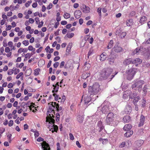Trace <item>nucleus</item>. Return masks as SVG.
Instances as JSON below:
<instances>
[{
	"mask_svg": "<svg viewBox=\"0 0 150 150\" xmlns=\"http://www.w3.org/2000/svg\"><path fill=\"white\" fill-rule=\"evenodd\" d=\"M49 105H50L48 111L47 113V117H49V120L52 122L54 123L55 121L54 118L55 112L54 109H56L57 112H59L62 110V107H59L58 104L56 102H52L49 103Z\"/></svg>",
	"mask_w": 150,
	"mask_h": 150,
	"instance_id": "nucleus-1",
	"label": "nucleus"
},
{
	"mask_svg": "<svg viewBox=\"0 0 150 150\" xmlns=\"http://www.w3.org/2000/svg\"><path fill=\"white\" fill-rule=\"evenodd\" d=\"M135 54L137 55L144 54L145 55L149 56L150 55V47H149L146 50L143 47L140 48L137 47L132 53V54L133 55Z\"/></svg>",
	"mask_w": 150,
	"mask_h": 150,
	"instance_id": "nucleus-2",
	"label": "nucleus"
},
{
	"mask_svg": "<svg viewBox=\"0 0 150 150\" xmlns=\"http://www.w3.org/2000/svg\"><path fill=\"white\" fill-rule=\"evenodd\" d=\"M112 71V69L110 68H104L101 71L100 76L103 79H106L111 74Z\"/></svg>",
	"mask_w": 150,
	"mask_h": 150,
	"instance_id": "nucleus-3",
	"label": "nucleus"
},
{
	"mask_svg": "<svg viewBox=\"0 0 150 150\" xmlns=\"http://www.w3.org/2000/svg\"><path fill=\"white\" fill-rule=\"evenodd\" d=\"M100 85L97 83H94L92 86H90L88 88V93L90 95L97 94L100 91Z\"/></svg>",
	"mask_w": 150,
	"mask_h": 150,
	"instance_id": "nucleus-4",
	"label": "nucleus"
},
{
	"mask_svg": "<svg viewBox=\"0 0 150 150\" xmlns=\"http://www.w3.org/2000/svg\"><path fill=\"white\" fill-rule=\"evenodd\" d=\"M137 71V69L133 68L130 69L126 71L125 74L126 75L127 79L128 80H131L134 77Z\"/></svg>",
	"mask_w": 150,
	"mask_h": 150,
	"instance_id": "nucleus-5",
	"label": "nucleus"
},
{
	"mask_svg": "<svg viewBox=\"0 0 150 150\" xmlns=\"http://www.w3.org/2000/svg\"><path fill=\"white\" fill-rule=\"evenodd\" d=\"M143 81L137 80L132 85V88L134 90H137L139 91L141 90L142 86L144 84Z\"/></svg>",
	"mask_w": 150,
	"mask_h": 150,
	"instance_id": "nucleus-6",
	"label": "nucleus"
},
{
	"mask_svg": "<svg viewBox=\"0 0 150 150\" xmlns=\"http://www.w3.org/2000/svg\"><path fill=\"white\" fill-rule=\"evenodd\" d=\"M132 91L130 90H127L123 93V97L125 99H126L129 97L130 98L133 99L135 96H137V94L135 92H133V95H131Z\"/></svg>",
	"mask_w": 150,
	"mask_h": 150,
	"instance_id": "nucleus-7",
	"label": "nucleus"
},
{
	"mask_svg": "<svg viewBox=\"0 0 150 150\" xmlns=\"http://www.w3.org/2000/svg\"><path fill=\"white\" fill-rule=\"evenodd\" d=\"M113 118L106 117L105 120V122L107 124L111 126H114L117 125L118 123V122L117 121H116V122L115 121L113 122Z\"/></svg>",
	"mask_w": 150,
	"mask_h": 150,
	"instance_id": "nucleus-8",
	"label": "nucleus"
},
{
	"mask_svg": "<svg viewBox=\"0 0 150 150\" xmlns=\"http://www.w3.org/2000/svg\"><path fill=\"white\" fill-rule=\"evenodd\" d=\"M101 110L102 112L104 114L107 113L109 111V108L107 105L105 106L102 105L101 106L98 108V110Z\"/></svg>",
	"mask_w": 150,
	"mask_h": 150,
	"instance_id": "nucleus-9",
	"label": "nucleus"
},
{
	"mask_svg": "<svg viewBox=\"0 0 150 150\" xmlns=\"http://www.w3.org/2000/svg\"><path fill=\"white\" fill-rule=\"evenodd\" d=\"M46 121L47 122H49L50 123H52V124H53L51 126L52 128L50 129V130L51 131L52 133H53L54 131L57 132L58 129V127L57 125L54 124V123H53L50 121L49 117H48L47 116L46 117ZM54 122H55V121Z\"/></svg>",
	"mask_w": 150,
	"mask_h": 150,
	"instance_id": "nucleus-10",
	"label": "nucleus"
},
{
	"mask_svg": "<svg viewBox=\"0 0 150 150\" xmlns=\"http://www.w3.org/2000/svg\"><path fill=\"white\" fill-rule=\"evenodd\" d=\"M115 52L118 53L122 52L123 50V48L118 45L116 44L112 49Z\"/></svg>",
	"mask_w": 150,
	"mask_h": 150,
	"instance_id": "nucleus-11",
	"label": "nucleus"
},
{
	"mask_svg": "<svg viewBox=\"0 0 150 150\" xmlns=\"http://www.w3.org/2000/svg\"><path fill=\"white\" fill-rule=\"evenodd\" d=\"M80 8L81 9L83 10V12L84 13H88L90 11V8L84 4H82L80 6Z\"/></svg>",
	"mask_w": 150,
	"mask_h": 150,
	"instance_id": "nucleus-12",
	"label": "nucleus"
},
{
	"mask_svg": "<svg viewBox=\"0 0 150 150\" xmlns=\"http://www.w3.org/2000/svg\"><path fill=\"white\" fill-rule=\"evenodd\" d=\"M120 30H117L115 33L116 35H120V38H124L126 35V33L125 32H122Z\"/></svg>",
	"mask_w": 150,
	"mask_h": 150,
	"instance_id": "nucleus-13",
	"label": "nucleus"
},
{
	"mask_svg": "<svg viewBox=\"0 0 150 150\" xmlns=\"http://www.w3.org/2000/svg\"><path fill=\"white\" fill-rule=\"evenodd\" d=\"M84 97L83 100L84 102V104L87 105L91 100V98L86 95H84L83 96Z\"/></svg>",
	"mask_w": 150,
	"mask_h": 150,
	"instance_id": "nucleus-14",
	"label": "nucleus"
},
{
	"mask_svg": "<svg viewBox=\"0 0 150 150\" xmlns=\"http://www.w3.org/2000/svg\"><path fill=\"white\" fill-rule=\"evenodd\" d=\"M145 120V117L143 115H142L140 116V122L139 124V127L142 126L144 125Z\"/></svg>",
	"mask_w": 150,
	"mask_h": 150,
	"instance_id": "nucleus-15",
	"label": "nucleus"
},
{
	"mask_svg": "<svg viewBox=\"0 0 150 150\" xmlns=\"http://www.w3.org/2000/svg\"><path fill=\"white\" fill-rule=\"evenodd\" d=\"M142 60L139 58L136 59H133V64H135L136 66H137L139 64H140L142 62Z\"/></svg>",
	"mask_w": 150,
	"mask_h": 150,
	"instance_id": "nucleus-16",
	"label": "nucleus"
},
{
	"mask_svg": "<svg viewBox=\"0 0 150 150\" xmlns=\"http://www.w3.org/2000/svg\"><path fill=\"white\" fill-rule=\"evenodd\" d=\"M42 147L43 150H50L49 144L46 142H44L43 144H42Z\"/></svg>",
	"mask_w": 150,
	"mask_h": 150,
	"instance_id": "nucleus-17",
	"label": "nucleus"
},
{
	"mask_svg": "<svg viewBox=\"0 0 150 150\" xmlns=\"http://www.w3.org/2000/svg\"><path fill=\"white\" fill-rule=\"evenodd\" d=\"M133 59L129 58L125 59L123 62L124 65H129L130 64H132Z\"/></svg>",
	"mask_w": 150,
	"mask_h": 150,
	"instance_id": "nucleus-18",
	"label": "nucleus"
},
{
	"mask_svg": "<svg viewBox=\"0 0 150 150\" xmlns=\"http://www.w3.org/2000/svg\"><path fill=\"white\" fill-rule=\"evenodd\" d=\"M82 13L80 10H76L74 12V16L77 19L79 18L81 15Z\"/></svg>",
	"mask_w": 150,
	"mask_h": 150,
	"instance_id": "nucleus-19",
	"label": "nucleus"
},
{
	"mask_svg": "<svg viewBox=\"0 0 150 150\" xmlns=\"http://www.w3.org/2000/svg\"><path fill=\"white\" fill-rule=\"evenodd\" d=\"M131 106L130 105H127L126 106V108L125 109V111L127 114H128L131 112Z\"/></svg>",
	"mask_w": 150,
	"mask_h": 150,
	"instance_id": "nucleus-20",
	"label": "nucleus"
},
{
	"mask_svg": "<svg viewBox=\"0 0 150 150\" xmlns=\"http://www.w3.org/2000/svg\"><path fill=\"white\" fill-rule=\"evenodd\" d=\"M147 18L145 16H142L140 17L139 20V23L140 25H142L145 23L146 21Z\"/></svg>",
	"mask_w": 150,
	"mask_h": 150,
	"instance_id": "nucleus-21",
	"label": "nucleus"
},
{
	"mask_svg": "<svg viewBox=\"0 0 150 150\" xmlns=\"http://www.w3.org/2000/svg\"><path fill=\"white\" fill-rule=\"evenodd\" d=\"M149 86L147 85H145L143 89V93L144 96L146 95L147 92L149 91L150 89L148 88Z\"/></svg>",
	"mask_w": 150,
	"mask_h": 150,
	"instance_id": "nucleus-22",
	"label": "nucleus"
},
{
	"mask_svg": "<svg viewBox=\"0 0 150 150\" xmlns=\"http://www.w3.org/2000/svg\"><path fill=\"white\" fill-rule=\"evenodd\" d=\"M132 127V125L130 124H126L123 127V130L125 131L130 130Z\"/></svg>",
	"mask_w": 150,
	"mask_h": 150,
	"instance_id": "nucleus-23",
	"label": "nucleus"
},
{
	"mask_svg": "<svg viewBox=\"0 0 150 150\" xmlns=\"http://www.w3.org/2000/svg\"><path fill=\"white\" fill-rule=\"evenodd\" d=\"M97 125L99 129V132H101L104 128V126L103 125L102 122L100 121H99L97 123Z\"/></svg>",
	"mask_w": 150,
	"mask_h": 150,
	"instance_id": "nucleus-24",
	"label": "nucleus"
},
{
	"mask_svg": "<svg viewBox=\"0 0 150 150\" xmlns=\"http://www.w3.org/2000/svg\"><path fill=\"white\" fill-rule=\"evenodd\" d=\"M123 120L124 122H129L131 120L130 117L128 115L126 116L123 118Z\"/></svg>",
	"mask_w": 150,
	"mask_h": 150,
	"instance_id": "nucleus-25",
	"label": "nucleus"
},
{
	"mask_svg": "<svg viewBox=\"0 0 150 150\" xmlns=\"http://www.w3.org/2000/svg\"><path fill=\"white\" fill-rule=\"evenodd\" d=\"M100 60L101 61H103L107 58V55L104 52L102 53L100 55Z\"/></svg>",
	"mask_w": 150,
	"mask_h": 150,
	"instance_id": "nucleus-26",
	"label": "nucleus"
},
{
	"mask_svg": "<svg viewBox=\"0 0 150 150\" xmlns=\"http://www.w3.org/2000/svg\"><path fill=\"white\" fill-rule=\"evenodd\" d=\"M144 141L142 140H138L136 141L135 143L138 147L140 146L144 143Z\"/></svg>",
	"mask_w": 150,
	"mask_h": 150,
	"instance_id": "nucleus-27",
	"label": "nucleus"
},
{
	"mask_svg": "<svg viewBox=\"0 0 150 150\" xmlns=\"http://www.w3.org/2000/svg\"><path fill=\"white\" fill-rule=\"evenodd\" d=\"M125 134V135L127 137H129L132 135L133 134V132L132 130H128Z\"/></svg>",
	"mask_w": 150,
	"mask_h": 150,
	"instance_id": "nucleus-28",
	"label": "nucleus"
},
{
	"mask_svg": "<svg viewBox=\"0 0 150 150\" xmlns=\"http://www.w3.org/2000/svg\"><path fill=\"white\" fill-rule=\"evenodd\" d=\"M133 20L132 19H129L127 21L126 24L127 26H130L132 24Z\"/></svg>",
	"mask_w": 150,
	"mask_h": 150,
	"instance_id": "nucleus-29",
	"label": "nucleus"
},
{
	"mask_svg": "<svg viewBox=\"0 0 150 150\" xmlns=\"http://www.w3.org/2000/svg\"><path fill=\"white\" fill-rule=\"evenodd\" d=\"M99 140L100 141L102 142V143L103 144H105L108 142V140L107 139H103L100 138L99 139Z\"/></svg>",
	"mask_w": 150,
	"mask_h": 150,
	"instance_id": "nucleus-30",
	"label": "nucleus"
},
{
	"mask_svg": "<svg viewBox=\"0 0 150 150\" xmlns=\"http://www.w3.org/2000/svg\"><path fill=\"white\" fill-rule=\"evenodd\" d=\"M113 43V40H111L108 43V45L107 47L108 49H110L112 47Z\"/></svg>",
	"mask_w": 150,
	"mask_h": 150,
	"instance_id": "nucleus-31",
	"label": "nucleus"
},
{
	"mask_svg": "<svg viewBox=\"0 0 150 150\" xmlns=\"http://www.w3.org/2000/svg\"><path fill=\"white\" fill-rule=\"evenodd\" d=\"M108 59L109 63L111 64L114 63L115 60V58L111 56L110 57L108 58Z\"/></svg>",
	"mask_w": 150,
	"mask_h": 150,
	"instance_id": "nucleus-32",
	"label": "nucleus"
},
{
	"mask_svg": "<svg viewBox=\"0 0 150 150\" xmlns=\"http://www.w3.org/2000/svg\"><path fill=\"white\" fill-rule=\"evenodd\" d=\"M83 120V116L79 115L77 116V120L80 123L82 122Z\"/></svg>",
	"mask_w": 150,
	"mask_h": 150,
	"instance_id": "nucleus-33",
	"label": "nucleus"
},
{
	"mask_svg": "<svg viewBox=\"0 0 150 150\" xmlns=\"http://www.w3.org/2000/svg\"><path fill=\"white\" fill-rule=\"evenodd\" d=\"M90 75V74L88 73H86L85 74H83L82 75V77L84 79H86V78L88 77Z\"/></svg>",
	"mask_w": 150,
	"mask_h": 150,
	"instance_id": "nucleus-34",
	"label": "nucleus"
},
{
	"mask_svg": "<svg viewBox=\"0 0 150 150\" xmlns=\"http://www.w3.org/2000/svg\"><path fill=\"white\" fill-rule=\"evenodd\" d=\"M53 86L54 87V90L52 91V92L53 93H55L57 92L58 91V89L59 88V87H57L56 86L54 85H53Z\"/></svg>",
	"mask_w": 150,
	"mask_h": 150,
	"instance_id": "nucleus-35",
	"label": "nucleus"
},
{
	"mask_svg": "<svg viewBox=\"0 0 150 150\" xmlns=\"http://www.w3.org/2000/svg\"><path fill=\"white\" fill-rule=\"evenodd\" d=\"M40 71V69L39 68H37L35 69L34 70V74L35 75L37 76L39 74V72Z\"/></svg>",
	"mask_w": 150,
	"mask_h": 150,
	"instance_id": "nucleus-36",
	"label": "nucleus"
},
{
	"mask_svg": "<svg viewBox=\"0 0 150 150\" xmlns=\"http://www.w3.org/2000/svg\"><path fill=\"white\" fill-rule=\"evenodd\" d=\"M114 114L112 112H110L108 113L107 117H108V118H110L113 119V118L114 117Z\"/></svg>",
	"mask_w": 150,
	"mask_h": 150,
	"instance_id": "nucleus-37",
	"label": "nucleus"
},
{
	"mask_svg": "<svg viewBox=\"0 0 150 150\" xmlns=\"http://www.w3.org/2000/svg\"><path fill=\"white\" fill-rule=\"evenodd\" d=\"M13 69L14 70V74L15 75L17 74L20 71V70L18 69H16L15 67H13Z\"/></svg>",
	"mask_w": 150,
	"mask_h": 150,
	"instance_id": "nucleus-38",
	"label": "nucleus"
},
{
	"mask_svg": "<svg viewBox=\"0 0 150 150\" xmlns=\"http://www.w3.org/2000/svg\"><path fill=\"white\" fill-rule=\"evenodd\" d=\"M53 96L54 97L55 100L56 101L58 100L59 99H61L60 98H59L58 95L56 94L55 93H53Z\"/></svg>",
	"mask_w": 150,
	"mask_h": 150,
	"instance_id": "nucleus-39",
	"label": "nucleus"
},
{
	"mask_svg": "<svg viewBox=\"0 0 150 150\" xmlns=\"http://www.w3.org/2000/svg\"><path fill=\"white\" fill-rule=\"evenodd\" d=\"M64 17L65 18L67 19L70 17V15L69 13H66L64 14Z\"/></svg>",
	"mask_w": 150,
	"mask_h": 150,
	"instance_id": "nucleus-40",
	"label": "nucleus"
},
{
	"mask_svg": "<svg viewBox=\"0 0 150 150\" xmlns=\"http://www.w3.org/2000/svg\"><path fill=\"white\" fill-rule=\"evenodd\" d=\"M74 35L73 33H71L69 34H67L66 36H67L69 38H72Z\"/></svg>",
	"mask_w": 150,
	"mask_h": 150,
	"instance_id": "nucleus-41",
	"label": "nucleus"
},
{
	"mask_svg": "<svg viewBox=\"0 0 150 150\" xmlns=\"http://www.w3.org/2000/svg\"><path fill=\"white\" fill-rule=\"evenodd\" d=\"M13 72L14 70L13 69L9 70L8 71L7 73L8 75H10L12 74L13 73Z\"/></svg>",
	"mask_w": 150,
	"mask_h": 150,
	"instance_id": "nucleus-42",
	"label": "nucleus"
},
{
	"mask_svg": "<svg viewBox=\"0 0 150 150\" xmlns=\"http://www.w3.org/2000/svg\"><path fill=\"white\" fill-rule=\"evenodd\" d=\"M133 99H134L133 102L135 103H136L140 99V98L139 96H137V97L136 96H135Z\"/></svg>",
	"mask_w": 150,
	"mask_h": 150,
	"instance_id": "nucleus-43",
	"label": "nucleus"
},
{
	"mask_svg": "<svg viewBox=\"0 0 150 150\" xmlns=\"http://www.w3.org/2000/svg\"><path fill=\"white\" fill-rule=\"evenodd\" d=\"M23 44L25 46L28 45L29 44V41L28 40H25L22 42Z\"/></svg>",
	"mask_w": 150,
	"mask_h": 150,
	"instance_id": "nucleus-44",
	"label": "nucleus"
},
{
	"mask_svg": "<svg viewBox=\"0 0 150 150\" xmlns=\"http://www.w3.org/2000/svg\"><path fill=\"white\" fill-rule=\"evenodd\" d=\"M23 74V73L22 72H21L19 73L16 76V78L17 79H18Z\"/></svg>",
	"mask_w": 150,
	"mask_h": 150,
	"instance_id": "nucleus-45",
	"label": "nucleus"
},
{
	"mask_svg": "<svg viewBox=\"0 0 150 150\" xmlns=\"http://www.w3.org/2000/svg\"><path fill=\"white\" fill-rule=\"evenodd\" d=\"M93 49L92 48H91L88 53V57H89V56L91 55L92 54H93Z\"/></svg>",
	"mask_w": 150,
	"mask_h": 150,
	"instance_id": "nucleus-46",
	"label": "nucleus"
},
{
	"mask_svg": "<svg viewBox=\"0 0 150 150\" xmlns=\"http://www.w3.org/2000/svg\"><path fill=\"white\" fill-rule=\"evenodd\" d=\"M33 54H30L29 53H28L26 54L25 56V58H27L29 57L30 58L32 55H33Z\"/></svg>",
	"mask_w": 150,
	"mask_h": 150,
	"instance_id": "nucleus-47",
	"label": "nucleus"
},
{
	"mask_svg": "<svg viewBox=\"0 0 150 150\" xmlns=\"http://www.w3.org/2000/svg\"><path fill=\"white\" fill-rule=\"evenodd\" d=\"M63 114V112L62 111L60 112L59 113H57L56 114V117H58L59 118L60 115H62Z\"/></svg>",
	"mask_w": 150,
	"mask_h": 150,
	"instance_id": "nucleus-48",
	"label": "nucleus"
},
{
	"mask_svg": "<svg viewBox=\"0 0 150 150\" xmlns=\"http://www.w3.org/2000/svg\"><path fill=\"white\" fill-rule=\"evenodd\" d=\"M5 129L4 128H0V138L1 136V134L4 132Z\"/></svg>",
	"mask_w": 150,
	"mask_h": 150,
	"instance_id": "nucleus-49",
	"label": "nucleus"
},
{
	"mask_svg": "<svg viewBox=\"0 0 150 150\" xmlns=\"http://www.w3.org/2000/svg\"><path fill=\"white\" fill-rule=\"evenodd\" d=\"M125 144V142H122L119 146V147L122 148L123 147Z\"/></svg>",
	"mask_w": 150,
	"mask_h": 150,
	"instance_id": "nucleus-50",
	"label": "nucleus"
},
{
	"mask_svg": "<svg viewBox=\"0 0 150 150\" xmlns=\"http://www.w3.org/2000/svg\"><path fill=\"white\" fill-rule=\"evenodd\" d=\"M59 65V63L58 62H55L53 64L54 67L55 68H57Z\"/></svg>",
	"mask_w": 150,
	"mask_h": 150,
	"instance_id": "nucleus-51",
	"label": "nucleus"
},
{
	"mask_svg": "<svg viewBox=\"0 0 150 150\" xmlns=\"http://www.w3.org/2000/svg\"><path fill=\"white\" fill-rule=\"evenodd\" d=\"M69 138L71 140H73L74 139V137L71 133H69Z\"/></svg>",
	"mask_w": 150,
	"mask_h": 150,
	"instance_id": "nucleus-52",
	"label": "nucleus"
},
{
	"mask_svg": "<svg viewBox=\"0 0 150 150\" xmlns=\"http://www.w3.org/2000/svg\"><path fill=\"white\" fill-rule=\"evenodd\" d=\"M44 140V139L40 137L38 138L37 140V141L38 142H43Z\"/></svg>",
	"mask_w": 150,
	"mask_h": 150,
	"instance_id": "nucleus-53",
	"label": "nucleus"
},
{
	"mask_svg": "<svg viewBox=\"0 0 150 150\" xmlns=\"http://www.w3.org/2000/svg\"><path fill=\"white\" fill-rule=\"evenodd\" d=\"M53 5L52 3H50L49 5H48L47 7V9L49 10L50 9L52 6Z\"/></svg>",
	"mask_w": 150,
	"mask_h": 150,
	"instance_id": "nucleus-54",
	"label": "nucleus"
},
{
	"mask_svg": "<svg viewBox=\"0 0 150 150\" xmlns=\"http://www.w3.org/2000/svg\"><path fill=\"white\" fill-rule=\"evenodd\" d=\"M13 120H10L9 121V122L8 124V126L10 127L11 126H12L13 125Z\"/></svg>",
	"mask_w": 150,
	"mask_h": 150,
	"instance_id": "nucleus-55",
	"label": "nucleus"
},
{
	"mask_svg": "<svg viewBox=\"0 0 150 150\" xmlns=\"http://www.w3.org/2000/svg\"><path fill=\"white\" fill-rule=\"evenodd\" d=\"M6 30H10L11 28V25H6Z\"/></svg>",
	"mask_w": 150,
	"mask_h": 150,
	"instance_id": "nucleus-56",
	"label": "nucleus"
},
{
	"mask_svg": "<svg viewBox=\"0 0 150 150\" xmlns=\"http://www.w3.org/2000/svg\"><path fill=\"white\" fill-rule=\"evenodd\" d=\"M136 14L135 11H132L130 13L129 15L131 16H133L135 15Z\"/></svg>",
	"mask_w": 150,
	"mask_h": 150,
	"instance_id": "nucleus-57",
	"label": "nucleus"
},
{
	"mask_svg": "<svg viewBox=\"0 0 150 150\" xmlns=\"http://www.w3.org/2000/svg\"><path fill=\"white\" fill-rule=\"evenodd\" d=\"M39 25H38V27L39 28H41L43 25V22L42 21H41V22L39 23Z\"/></svg>",
	"mask_w": 150,
	"mask_h": 150,
	"instance_id": "nucleus-58",
	"label": "nucleus"
},
{
	"mask_svg": "<svg viewBox=\"0 0 150 150\" xmlns=\"http://www.w3.org/2000/svg\"><path fill=\"white\" fill-rule=\"evenodd\" d=\"M35 20L36 21V23L37 24H39V19L38 17H36L35 18Z\"/></svg>",
	"mask_w": 150,
	"mask_h": 150,
	"instance_id": "nucleus-59",
	"label": "nucleus"
},
{
	"mask_svg": "<svg viewBox=\"0 0 150 150\" xmlns=\"http://www.w3.org/2000/svg\"><path fill=\"white\" fill-rule=\"evenodd\" d=\"M5 51L6 52L8 53L10 51V50L9 47H7L5 48Z\"/></svg>",
	"mask_w": 150,
	"mask_h": 150,
	"instance_id": "nucleus-60",
	"label": "nucleus"
},
{
	"mask_svg": "<svg viewBox=\"0 0 150 150\" xmlns=\"http://www.w3.org/2000/svg\"><path fill=\"white\" fill-rule=\"evenodd\" d=\"M65 62L64 61H62L60 63V68H62L64 66Z\"/></svg>",
	"mask_w": 150,
	"mask_h": 150,
	"instance_id": "nucleus-61",
	"label": "nucleus"
},
{
	"mask_svg": "<svg viewBox=\"0 0 150 150\" xmlns=\"http://www.w3.org/2000/svg\"><path fill=\"white\" fill-rule=\"evenodd\" d=\"M60 57L59 56H56L54 59V61L56 62L60 59Z\"/></svg>",
	"mask_w": 150,
	"mask_h": 150,
	"instance_id": "nucleus-62",
	"label": "nucleus"
},
{
	"mask_svg": "<svg viewBox=\"0 0 150 150\" xmlns=\"http://www.w3.org/2000/svg\"><path fill=\"white\" fill-rule=\"evenodd\" d=\"M43 48L42 47H40L37 50L36 52L37 53H39L41 52Z\"/></svg>",
	"mask_w": 150,
	"mask_h": 150,
	"instance_id": "nucleus-63",
	"label": "nucleus"
},
{
	"mask_svg": "<svg viewBox=\"0 0 150 150\" xmlns=\"http://www.w3.org/2000/svg\"><path fill=\"white\" fill-rule=\"evenodd\" d=\"M13 86V85L11 83H10L7 86V87L8 88H12Z\"/></svg>",
	"mask_w": 150,
	"mask_h": 150,
	"instance_id": "nucleus-64",
	"label": "nucleus"
}]
</instances>
